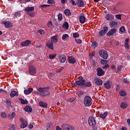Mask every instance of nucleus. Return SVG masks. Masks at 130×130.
<instances>
[{"label": "nucleus", "mask_w": 130, "mask_h": 130, "mask_svg": "<svg viewBox=\"0 0 130 130\" xmlns=\"http://www.w3.org/2000/svg\"><path fill=\"white\" fill-rule=\"evenodd\" d=\"M111 69L113 70V71H115V70L116 69V67L114 65H112L111 66Z\"/></svg>", "instance_id": "052dcab7"}, {"label": "nucleus", "mask_w": 130, "mask_h": 130, "mask_svg": "<svg viewBox=\"0 0 130 130\" xmlns=\"http://www.w3.org/2000/svg\"><path fill=\"white\" fill-rule=\"evenodd\" d=\"M107 62H108V61H107V60H103V59H102V60L101 61V64H106L107 63Z\"/></svg>", "instance_id": "c03bdc74"}, {"label": "nucleus", "mask_w": 130, "mask_h": 130, "mask_svg": "<svg viewBox=\"0 0 130 130\" xmlns=\"http://www.w3.org/2000/svg\"><path fill=\"white\" fill-rule=\"evenodd\" d=\"M121 108L124 109V108H126L127 107V104L125 103H122L120 105Z\"/></svg>", "instance_id": "f704fd0d"}, {"label": "nucleus", "mask_w": 130, "mask_h": 130, "mask_svg": "<svg viewBox=\"0 0 130 130\" xmlns=\"http://www.w3.org/2000/svg\"><path fill=\"white\" fill-rule=\"evenodd\" d=\"M97 75L99 77H102V76H104V74H105V72L103 71L102 68H98L96 70Z\"/></svg>", "instance_id": "9d476101"}, {"label": "nucleus", "mask_w": 130, "mask_h": 130, "mask_svg": "<svg viewBox=\"0 0 130 130\" xmlns=\"http://www.w3.org/2000/svg\"><path fill=\"white\" fill-rule=\"evenodd\" d=\"M48 27H52V22L51 21H49L47 23Z\"/></svg>", "instance_id": "5fc2aeb1"}, {"label": "nucleus", "mask_w": 130, "mask_h": 130, "mask_svg": "<svg viewBox=\"0 0 130 130\" xmlns=\"http://www.w3.org/2000/svg\"><path fill=\"white\" fill-rule=\"evenodd\" d=\"M51 127H52V124L51 123H48L47 127V129H48V128H51Z\"/></svg>", "instance_id": "8fccbe9b"}, {"label": "nucleus", "mask_w": 130, "mask_h": 130, "mask_svg": "<svg viewBox=\"0 0 130 130\" xmlns=\"http://www.w3.org/2000/svg\"><path fill=\"white\" fill-rule=\"evenodd\" d=\"M20 15H21V12L20 11H17L14 14V15L15 17H19Z\"/></svg>", "instance_id": "37998d69"}, {"label": "nucleus", "mask_w": 130, "mask_h": 130, "mask_svg": "<svg viewBox=\"0 0 130 130\" xmlns=\"http://www.w3.org/2000/svg\"><path fill=\"white\" fill-rule=\"evenodd\" d=\"M114 33H116V29L115 28L111 29L109 31H108L107 34V36H112L114 34Z\"/></svg>", "instance_id": "2eb2a0df"}, {"label": "nucleus", "mask_w": 130, "mask_h": 130, "mask_svg": "<svg viewBox=\"0 0 130 130\" xmlns=\"http://www.w3.org/2000/svg\"><path fill=\"white\" fill-rule=\"evenodd\" d=\"M122 82H123V83H125V84H128V83H129V81L127 80V79H122Z\"/></svg>", "instance_id": "4d7b16f0"}, {"label": "nucleus", "mask_w": 130, "mask_h": 130, "mask_svg": "<svg viewBox=\"0 0 130 130\" xmlns=\"http://www.w3.org/2000/svg\"><path fill=\"white\" fill-rule=\"evenodd\" d=\"M91 47L93 48H96V47H97V42H93L91 44Z\"/></svg>", "instance_id": "4c0bfd02"}, {"label": "nucleus", "mask_w": 130, "mask_h": 130, "mask_svg": "<svg viewBox=\"0 0 130 130\" xmlns=\"http://www.w3.org/2000/svg\"><path fill=\"white\" fill-rule=\"evenodd\" d=\"M28 72L30 75H35L36 74V68L34 66L30 65L29 67Z\"/></svg>", "instance_id": "6e6552de"}, {"label": "nucleus", "mask_w": 130, "mask_h": 130, "mask_svg": "<svg viewBox=\"0 0 130 130\" xmlns=\"http://www.w3.org/2000/svg\"><path fill=\"white\" fill-rule=\"evenodd\" d=\"M104 86L106 89H110L111 88V81L109 80L105 81Z\"/></svg>", "instance_id": "f8f14e48"}, {"label": "nucleus", "mask_w": 130, "mask_h": 130, "mask_svg": "<svg viewBox=\"0 0 130 130\" xmlns=\"http://www.w3.org/2000/svg\"><path fill=\"white\" fill-rule=\"evenodd\" d=\"M85 87H91L92 86V83L90 82H87L85 84L84 83Z\"/></svg>", "instance_id": "58836bf2"}, {"label": "nucleus", "mask_w": 130, "mask_h": 130, "mask_svg": "<svg viewBox=\"0 0 130 130\" xmlns=\"http://www.w3.org/2000/svg\"><path fill=\"white\" fill-rule=\"evenodd\" d=\"M19 100L20 101L22 104H27L28 103V101H27V100H24L22 98H19Z\"/></svg>", "instance_id": "7c9ffc66"}, {"label": "nucleus", "mask_w": 130, "mask_h": 130, "mask_svg": "<svg viewBox=\"0 0 130 130\" xmlns=\"http://www.w3.org/2000/svg\"><path fill=\"white\" fill-rule=\"evenodd\" d=\"M67 38H69V35H68V34L63 35V36L62 37V40H66V39H67Z\"/></svg>", "instance_id": "ea45409f"}, {"label": "nucleus", "mask_w": 130, "mask_h": 130, "mask_svg": "<svg viewBox=\"0 0 130 130\" xmlns=\"http://www.w3.org/2000/svg\"><path fill=\"white\" fill-rule=\"evenodd\" d=\"M128 41H129V39L127 38L125 40L124 45L126 49H129V46L128 45Z\"/></svg>", "instance_id": "4be33fe9"}, {"label": "nucleus", "mask_w": 130, "mask_h": 130, "mask_svg": "<svg viewBox=\"0 0 130 130\" xmlns=\"http://www.w3.org/2000/svg\"><path fill=\"white\" fill-rule=\"evenodd\" d=\"M127 123H128V125H130V119H128L127 120Z\"/></svg>", "instance_id": "774afa93"}, {"label": "nucleus", "mask_w": 130, "mask_h": 130, "mask_svg": "<svg viewBox=\"0 0 130 130\" xmlns=\"http://www.w3.org/2000/svg\"><path fill=\"white\" fill-rule=\"evenodd\" d=\"M107 31H108V27L107 26L104 27L103 29L99 32L100 36L103 37L105 35V34L107 33Z\"/></svg>", "instance_id": "1a4fd4ad"}, {"label": "nucleus", "mask_w": 130, "mask_h": 130, "mask_svg": "<svg viewBox=\"0 0 130 130\" xmlns=\"http://www.w3.org/2000/svg\"><path fill=\"white\" fill-rule=\"evenodd\" d=\"M20 120L21 123L23 122L24 121H26V120H24V119L22 117L20 118Z\"/></svg>", "instance_id": "0e129e2a"}, {"label": "nucleus", "mask_w": 130, "mask_h": 130, "mask_svg": "<svg viewBox=\"0 0 130 130\" xmlns=\"http://www.w3.org/2000/svg\"><path fill=\"white\" fill-rule=\"evenodd\" d=\"M78 1V6L79 7H83L84 6V1L83 0H77Z\"/></svg>", "instance_id": "2f4dec72"}, {"label": "nucleus", "mask_w": 130, "mask_h": 130, "mask_svg": "<svg viewBox=\"0 0 130 130\" xmlns=\"http://www.w3.org/2000/svg\"><path fill=\"white\" fill-rule=\"evenodd\" d=\"M67 0H61V4H66V2Z\"/></svg>", "instance_id": "338daca9"}, {"label": "nucleus", "mask_w": 130, "mask_h": 130, "mask_svg": "<svg viewBox=\"0 0 130 130\" xmlns=\"http://www.w3.org/2000/svg\"><path fill=\"white\" fill-rule=\"evenodd\" d=\"M28 127L30 129H32V128L33 127V125L32 124H29V126H28Z\"/></svg>", "instance_id": "69168bd1"}, {"label": "nucleus", "mask_w": 130, "mask_h": 130, "mask_svg": "<svg viewBox=\"0 0 130 130\" xmlns=\"http://www.w3.org/2000/svg\"><path fill=\"white\" fill-rule=\"evenodd\" d=\"M15 96H18V93L16 91L13 90L10 93V97L13 98V97H15Z\"/></svg>", "instance_id": "a878e982"}, {"label": "nucleus", "mask_w": 130, "mask_h": 130, "mask_svg": "<svg viewBox=\"0 0 130 130\" xmlns=\"http://www.w3.org/2000/svg\"><path fill=\"white\" fill-rule=\"evenodd\" d=\"M94 81L95 84H96V85H98V86H102V84H103V81L100 78H95Z\"/></svg>", "instance_id": "ddd939ff"}, {"label": "nucleus", "mask_w": 130, "mask_h": 130, "mask_svg": "<svg viewBox=\"0 0 130 130\" xmlns=\"http://www.w3.org/2000/svg\"><path fill=\"white\" fill-rule=\"evenodd\" d=\"M30 44H31V42L29 40H26L24 42H22L21 43V45H22V46H28L30 45Z\"/></svg>", "instance_id": "6ab92c4d"}, {"label": "nucleus", "mask_w": 130, "mask_h": 130, "mask_svg": "<svg viewBox=\"0 0 130 130\" xmlns=\"http://www.w3.org/2000/svg\"><path fill=\"white\" fill-rule=\"evenodd\" d=\"M64 13L65 14L66 16H70L71 15V11L69 9H66L64 11Z\"/></svg>", "instance_id": "473e14b6"}, {"label": "nucleus", "mask_w": 130, "mask_h": 130, "mask_svg": "<svg viewBox=\"0 0 130 130\" xmlns=\"http://www.w3.org/2000/svg\"><path fill=\"white\" fill-rule=\"evenodd\" d=\"M6 103L8 106H11V101L9 100H7Z\"/></svg>", "instance_id": "864d4df0"}, {"label": "nucleus", "mask_w": 130, "mask_h": 130, "mask_svg": "<svg viewBox=\"0 0 130 130\" xmlns=\"http://www.w3.org/2000/svg\"><path fill=\"white\" fill-rule=\"evenodd\" d=\"M62 129L64 130H75V127L72 125L67 124H63L61 125Z\"/></svg>", "instance_id": "0eeeda50"}, {"label": "nucleus", "mask_w": 130, "mask_h": 130, "mask_svg": "<svg viewBox=\"0 0 130 130\" xmlns=\"http://www.w3.org/2000/svg\"><path fill=\"white\" fill-rule=\"evenodd\" d=\"M79 20L81 24H84V23H85V21H86V17H85V16L84 15H81L79 17Z\"/></svg>", "instance_id": "aec40b11"}, {"label": "nucleus", "mask_w": 130, "mask_h": 130, "mask_svg": "<svg viewBox=\"0 0 130 130\" xmlns=\"http://www.w3.org/2000/svg\"><path fill=\"white\" fill-rule=\"evenodd\" d=\"M1 115L2 117H3V118H6V117H7V114L5 112L2 113Z\"/></svg>", "instance_id": "a18cd8bd"}, {"label": "nucleus", "mask_w": 130, "mask_h": 130, "mask_svg": "<svg viewBox=\"0 0 130 130\" xmlns=\"http://www.w3.org/2000/svg\"><path fill=\"white\" fill-rule=\"evenodd\" d=\"M47 3L51 5H54V4H55V1H54L53 0H48Z\"/></svg>", "instance_id": "79ce46f5"}, {"label": "nucleus", "mask_w": 130, "mask_h": 130, "mask_svg": "<svg viewBox=\"0 0 130 130\" xmlns=\"http://www.w3.org/2000/svg\"><path fill=\"white\" fill-rule=\"evenodd\" d=\"M109 68V65L108 64H106L105 66L103 67V69H108Z\"/></svg>", "instance_id": "bf43d9fd"}, {"label": "nucleus", "mask_w": 130, "mask_h": 130, "mask_svg": "<svg viewBox=\"0 0 130 130\" xmlns=\"http://www.w3.org/2000/svg\"><path fill=\"white\" fill-rule=\"evenodd\" d=\"M59 59L61 63H63L67 60V56L65 55H59Z\"/></svg>", "instance_id": "9b49d317"}, {"label": "nucleus", "mask_w": 130, "mask_h": 130, "mask_svg": "<svg viewBox=\"0 0 130 130\" xmlns=\"http://www.w3.org/2000/svg\"><path fill=\"white\" fill-rule=\"evenodd\" d=\"M68 61L69 63L75 64V63H76V59L74 56H69Z\"/></svg>", "instance_id": "4468645a"}, {"label": "nucleus", "mask_w": 130, "mask_h": 130, "mask_svg": "<svg viewBox=\"0 0 130 130\" xmlns=\"http://www.w3.org/2000/svg\"><path fill=\"white\" fill-rule=\"evenodd\" d=\"M58 20H59L60 21H61V20H62V14H59L58 15Z\"/></svg>", "instance_id": "09e8293b"}, {"label": "nucleus", "mask_w": 130, "mask_h": 130, "mask_svg": "<svg viewBox=\"0 0 130 130\" xmlns=\"http://www.w3.org/2000/svg\"><path fill=\"white\" fill-rule=\"evenodd\" d=\"M70 3L72 4V6H77V3H75L76 2L74 0H70Z\"/></svg>", "instance_id": "603ef678"}, {"label": "nucleus", "mask_w": 130, "mask_h": 130, "mask_svg": "<svg viewBox=\"0 0 130 130\" xmlns=\"http://www.w3.org/2000/svg\"><path fill=\"white\" fill-rule=\"evenodd\" d=\"M49 5H46V4H44V5H41V8H46V7H49Z\"/></svg>", "instance_id": "13d9d810"}, {"label": "nucleus", "mask_w": 130, "mask_h": 130, "mask_svg": "<svg viewBox=\"0 0 130 130\" xmlns=\"http://www.w3.org/2000/svg\"><path fill=\"white\" fill-rule=\"evenodd\" d=\"M40 106L41 107H44V108L47 107V104L46 103L42 102V101H41L39 103Z\"/></svg>", "instance_id": "5701e85b"}, {"label": "nucleus", "mask_w": 130, "mask_h": 130, "mask_svg": "<svg viewBox=\"0 0 130 130\" xmlns=\"http://www.w3.org/2000/svg\"><path fill=\"white\" fill-rule=\"evenodd\" d=\"M99 55L104 59H107L108 58V54H107V52L104 50H102L99 52Z\"/></svg>", "instance_id": "20e7f679"}, {"label": "nucleus", "mask_w": 130, "mask_h": 130, "mask_svg": "<svg viewBox=\"0 0 130 130\" xmlns=\"http://www.w3.org/2000/svg\"><path fill=\"white\" fill-rule=\"evenodd\" d=\"M120 32H121V33H123V32H124V31H125V28H124V27L123 26H121L120 29H119Z\"/></svg>", "instance_id": "49530a36"}, {"label": "nucleus", "mask_w": 130, "mask_h": 130, "mask_svg": "<svg viewBox=\"0 0 130 130\" xmlns=\"http://www.w3.org/2000/svg\"><path fill=\"white\" fill-rule=\"evenodd\" d=\"M118 71H120L121 70L122 66L121 65H118L117 67Z\"/></svg>", "instance_id": "e2e57ef3"}, {"label": "nucleus", "mask_w": 130, "mask_h": 130, "mask_svg": "<svg viewBox=\"0 0 130 130\" xmlns=\"http://www.w3.org/2000/svg\"><path fill=\"white\" fill-rule=\"evenodd\" d=\"M63 28H64V29H66V30H68V29H69V23L66 22L63 23V26H62Z\"/></svg>", "instance_id": "72a5a7b5"}, {"label": "nucleus", "mask_w": 130, "mask_h": 130, "mask_svg": "<svg viewBox=\"0 0 130 130\" xmlns=\"http://www.w3.org/2000/svg\"><path fill=\"white\" fill-rule=\"evenodd\" d=\"M24 110L26 112H32V109L29 106H25L24 107Z\"/></svg>", "instance_id": "c756f323"}, {"label": "nucleus", "mask_w": 130, "mask_h": 130, "mask_svg": "<svg viewBox=\"0 0 130 130\" xmlns=\"http://www.w3.org/2000/svg\"><path fill=\"white\" fill-rule=\"evenodd\" d=\"M22 124L20 125L21 128H25L27 125V121H23V122H22Z\"/></svg>", "instance_id": "c85d7f7f"}, {"label": "nucleus", "mask_w": 130, "mask_h": 130, "mask_svg": "<svg viewBox=\"0 0 130 130\" xmlns=\"http://www.w3.org/2000/svg\"><path fill=\"white\" fill-rule=\"evenodd\" d=\"M2 24L5 25L6 28H11L12 27V23L9 21H3Z\"/></svg>", "instance_id": "f3484780"}, {"label": "nucleus", "mask_w": 130, "mask_h": 130, "mask_svg": "<svg viewBox=\"0 0 130 130\" xmlns=\"http://www.w3.org/2000/svg\"><path fill=\"white\" fill-rule=\"evenodd\" d=\"M88 124L90 126L94 127L96 125V120L94 117H89L88 118Z\"/></svg>", "instance_id": "39448f33"}, {"label": "nucleus", "mask_w": 130, "mask_h": 130, "mask_svg": "<svg viewBox=\"0 0 130 130\" xmlns=\"http://www.w3.org/2000/svg\"><path fill=\"white\" fill-rule=\"evenodd\" d=\"M110 26L111 28H114L117 26V22L115 21H112L110 22Z\"/></svg>", "instance_id": "bb28decb"}, {"label": "nucleus", "mask_w": 130, "mask_h": 130, "mask_svg": "<svg viewBox=\"0 0 130 130\" xmlns=\"http://www.w3.org/2000/svg\"><path fill=\"white\" fill-rule=\"evenodd\" d=\"M106 19L108 21H112L114 19V16L110 14H108L106 15Z\"/></svg>", "instance_id": "dca6fc26"}, {"label": "nucleus", "mask_w": 130, "mask_h": 130, "mask_svg": "<svg viewBox=\"0 0 130 130\" xmlns=\"http://www.w3.org/2000/svg\"><path fill=\"white\" fill-rule=\"evenodd\" d=\"M16 129V127L14 125H12L10 127V130H15Z\"/></svg>", "instance_id": "680f3d73"}, {"label": "nucleus", "mask_w": 130, "mask_h": 130, "mask_svg": "<svg viewBox=\"0 0 130 130\" xmlns=\"http://www.w3.org/2000/svg\"><path fill=\"white\" fill-rule=\"evenodd\" d=\"M79 80H77L76 82V85L78 86H83V85H85V83H86V81L85 79H83L82 76H80L78 78Z\"/></svg>", "instance_id": "423d86ee"}, {"label": "nucleus", "mask_w": 130, "mask_h": 130, "mask_svg": "<svg viewBox=\"0 0 130 130\" xmlns=\"http://www.w3.org/2000/svg\"><path fill=\"white\" fill-rule=\"evenodd\" d=\"M115 18L118 20H121V15L118 14L115 15Z\"/></svg>", "instance_id": "de8ad7c7"}, {"label": "nucleus", "mask_w": 130, "mask_h": 130, "mask_svg": "<svg viewBox=\"0 0 130 130\" xmlns=\"http://www.w3.org/2000/svg\"><path fill=\"white\" fill-rule=\"evenodd\" d=\"M119 94H120V96H126V92H125V91H120Z\"/></svg>", "instance_id": "a19ab883"}, {"label": "nucleus", "mask_w": 130, "mask_h": 130, "mask_svg": "<svg viewBox=\"0 0 130 130\" xmlns=\"http://www.w3.org/2000/svg\"><path fill=\"white\" fill-rule=\"evenodd\" d=\"M33 91V88H28L27 89H25L24 90V93L25 95H29V94H31V92Z\"/></svg>", "instance_id": "a211bd4d"}, {"label": "nucleus", "mask_w": 130, "mask_h": 130, "mask_svg": "<svg viewBox=\"0 0 130 130\" xmlns=\"http://www.w3.org/2000/svg\"><path fill=\"white\" fill-rule=\"evenodd\" d=\"M47 47L49 48V49H53V43L51 42H48L47 44Z\"/></svg>", "instance_id": "393cba45"}, {"label": "nucleus", "mask_w": 130, "mask_h": 130, "mask_svg": "<svg viewBox=\"0 0 130 130\" xmlns=\"http://www.w3.org/2000/svg\"><path fill=\"white\" fill-rule=\"evenodd\" d=\"M75 41L77 44H81L82 43V40L80 39H75Z\"/></svg>", "instance_id": "3c124183"}, {"label": "nucleus", "mask_w": 130, "mask_h": 130, "mask_svg": "<svg viewBox=\"0 0 130 130\" xmlns=\"http://www.w3.org/2000/svg\"><path fill=\"white\" fill-rule=\"evenodd\" d=\"M55 56H56V54H52L49 55V58H50V59H53V58H54Z\"/></svg>", "instance_id": "c9c22d12"}, {"label": "nucleus", "mask_w": 130, "mask_h": 130, "mask_svg": "<svg viewBox=\"0 0 130 130\" xmlns=\"http://www.w3.org/2000/svg\"><path fill=\"white\" fill-rule=\"evenodd\" d=\"M33 11H34V7H27L24 9V11L26 12L27 15L29 17L35 16V12H33Z\"/></svg>", "instance_id": "f03ea898"}, {"label": "nucleus", "mask_w": 130, "mask_h": 130, "mask_svg": "<svg viewBox=\"0 0 130 130\" xmlns=\"http://www.w3.org/2000/svg\"><path fill=\"white\" fill-rule=\"evenodd\" d=\"M15 116H16V113L15 112H12V113L8 114L9 119H13V118H15Z\"/></svg>", "instance_id": "b1692460"}, {"label": "nucleus", "mask_w": 130, "mask_h": 130, "mask_svg": "<svg viewBox=\"0 0 130 130\" xmlns=\"http://www.w3.org/2000/svg\"><path fill=\"white\" fill-rule=\"evenodd\" d=\"M51 42L52 43H57V36H53L51 39Z\"/></svg>", "instance_id": "412c9836"}, {"label": "nucleus", "mask_w": 130, "mask_h": 130, "mask_svg": "<svg viewBox=\"0 0 130 130\" xmlns=\"http://www.w3.org/2000/svg\"><path fill=\"white\" fill-rule=\"evenodd\" d=\"M38 33H40L41 35L44 34V30L40 29L38 31Z\"/></svg>", "instance_id": "6e6d98bb"}, {"label": "nucleus", "mask_w": 130, "mask_h": 130, "mask_svg": "<svg viewBox=\"0 0 130 130\" xmlns=\"http://www.w3.org/2000/svg\"><path fill=\"white\" fill-rule=\"evenodd\" d=\"M49 89H50V87L47 86L45 87H38L37 90L39 93L40 96H41L42 97H45L50 95Z\"/></svg>", "instance_id": "f257e3e1"}, {"label": "nucleus", "mask_w": 130, "mask_h": 130, "mask_svg": "<svg viewBox=\"0 0 130 130\" xmlns=\"http://www.w3.org/2000/svg\"><path fill=\"white\" fill-rule=\"evenodd\" d=\"M84 103L85 106H91L92 105V98L90 96H86L84 99Z\"/></svg>", "instance_id": "7ed1b4c3"}, {"label": "nucleus", "mask_w": 130, "mask_h": 130, "mask_svg": "<svg viewBox=\"0 0 130 130\" xmlns=\"http://www.w3.org/2000/svg\"><path fill=\"white\" fill-rule=\"evenodd\" d=\"M107 114H108V113L107 112H105L103 114H101L100 115V117H101V118H102L103 119H104L106 118V116H107Z\"/></svg>", "instance_id": "cd10ccee"}, {"label": "nucleus", "mask_w": 130, "mask_h": 130, "mask_svg": "<svg viewBox=\"0 0 130 130\" xmlns=\"http://www.w3.org/2000/svg\"><path fill=\"white\" fill-rule=\"evenodd\" d=\"M73 36L74 38H78V37H80V35L78 32L73 33Z\"/></svg>", "instance_id": "e433bc0d"}]
</instances>
